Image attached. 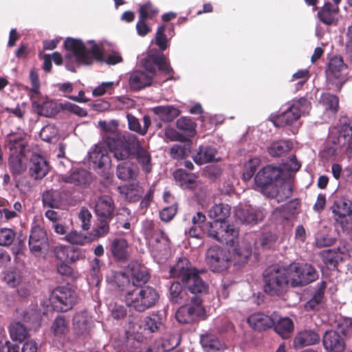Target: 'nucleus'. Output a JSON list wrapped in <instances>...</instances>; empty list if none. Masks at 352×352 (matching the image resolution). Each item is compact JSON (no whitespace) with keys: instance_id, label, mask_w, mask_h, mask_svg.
<instances>
[{"instance_id":"nucleus-22","label":"nucleus","mask_w":352,"mask_h":352,"mask_svg":"<svg viewBox=\"0 0 352 352\" xmlns=\"http://www.w3.org/2000/svg\"><path fill=\"white\" fill-rule=\"evenodd\" d=\"M29 171L32 177L41 179L49 171V163L43 156L34 153L30 160Z\"/></svg>"},{"instance_id":"nucleus-39","label":"nucleus","mask_w":352,"mask_h":352,"mask_svg":"<svg viewBox=\"0 0 352 352\" xmlns=\"http://www.w3.org/2000/svg\"><path fill=\"white\" fill-rule=\"evenodd\" d=\"M275 331L283 339L291 337L294 329L292 320L288 317L281 318L273 325Z\"/></svg>"},{"instance_id":"nucleus-20","label":"nucleus","mask_w":352,"mask_h":352,"mask_svg":"<svg viewBox=\"0 0 352 352\" xmlns=\"http://www.w3.org/2000/svg\"><path fill=\"white\" fill-rule=\"evenodd\" d=\"M322 344L328 352H343L346 347L344 338L334 330L325 331L322 336Z\"/></svg>"},{"instance_id":"nucleus-58","label":"nucleus","mask_w":352,"mask_h":352,"mask_svg":"<svg viewBox=\"0 0 352 352\" xmlns=\"http://www.w3.org/2000/svg\"><path fill=\"white\" fill-rule=\"evenodd\" d=\"M158 10L150 2L142 5L139 10V16L145 20L152 19L157 14Z\"/></svg>"},{"instance_id":"nucleus-6","label":"nucleus","mask_w":352,"mask_h":352,"mask_svg":"<svg viewBox=\"0 0 352 352\" xmlns=\"http://www.w3.org/2000/svg\"><path fill=\"white\" fill-rule=\"evenodd\" d=\"M206 230L208 237L227 245H234L238 241L239 229L227 221H206Z\"/></svg>"},{"instance_id":"nucleus-56","label":"nucleus","mask_w":352,"mask_h":352,"mask_svg":"<svg viewBox=\"0 0 352 352\" xmlns=\"http://www.w3.org/2000/svg\"><path fill=\"white\" fill-rule=\"evenodd\" d=\"M116 174L119 179L126 181L136 176L135 171L126 163H121L118 165Z\"/></svg>"},{"instance_id":"nucleus-59","label":"nucleus","mask_w":352,"mask_h":352,"mask_svg":"<svg viewBox=\"0 0 352 352\" xmlns=\"http://www.w3.org/2000/svg\"><path fill=\"white\" fill-rule=\"evenodd\" d=\"M175 178L182 182V185H186L188 187L195 182L196 177L193 174H189L182 169L177 170L174 173Z\"/></svg>"},{"instance_id":"nucleus-29","label":"nucleus","mask_w":352,"mask_h":352,"mask_svg":"<svg viewBox=\"0 0 352 352\" xmlns=\"http://www.w3.org/2000/svg\"><path fill=\"white\" fill-rule=\"evenodd\" d=\"M339 12V6H333L331 2L327 1L318 12V17L325 25L336 24L338 20V14Z\"/></svg>"},{"instance_id":"nucleus-47","label":"nucleus","mask_w":352,"mask_h":352,"mask_svg":"<svg viewBox=\"0 0 352 352\" xmlns=\"http://www.w3.org/2000/svg\"><path fill=\"white\" fill-rule=\"evenodd\" d=\"M293 144L289 140H280L273 142L268 148L269 154L272 157H279L292 149Z\"/></svg>"},{"instance_id":"nucleus-34","label":"nucleus","mask_w":352,"mask_h":352,"mask_svg":"<svg viewBox=\"0 0 352 352\" xmlns=\"http://www.w3.org/2000/svg\"><path fill=\"white\" fill-rule=\"evenodd\" d=\"M151 76L147 74L144 71H134L129 78V85L131 89L137 91L140 90L151 85Z\"/></svg>"},{"instance_id":"nucleus-35","label":"nucleus","mask_w":352,"mask_h":352,"mask_svg":"<svg viewBox=\"0 0 352 352\" xmlns=\"http://www.w3.org/2000/svg\"><path fill=\"white\" fill-rule=\"evenodd\" d=\"M152 111L164 122H170L180 114V111L172 105L155 107L152 109Z\"/></svg>"},{"instance_id":"nucleus-11","label":"nucleus","mask_w":352,"mask_h":352,"mask_svg":"<svg viewBox=\"0 0 352 352\" xmlns=\"http://www.w3.org/2000/svg\"><path fill=\"white\" fill-rule=\"evenodd\" d=\"M203 300H189L182 306L176 312V318L179 323L189 324L197 321L205 314V309L202 305Z\"/></svg>"},{"instance_id":"nucleus-16","label":"nucleus","mask_w":352,"mask_h":352,"mask_svg":"<svg viewBox=\"0 0 352 352\" xmlns=\"http://www.w3.org/2000/svg\"><path fill=\"white\" fill-rule=\"evenodd\" d=\"M142 231L145 239L152 243H162L166 246L169 243V239L158 223L151 220H146L143 223Z\"/></svg>"},{"instance_id":"nucleus-54","label":"nucleus","mask_w":352,"mask_h":352,"mask_svg":"<svg viewBox=\"0 0 352 352\" xmlns=\"http://www.w3.org/2000/svg\"><path fill=\"white\" fill-rule=\"evenodd\" d=\"M9 331L11 338L14 340L23 341L28 336V332L23 324L20 322H15L10 325Z\"/></svg>"},{"instance_id":"nucleus-36","label":"nucleus","mask_w":352,"mask_h":352,"mask_svg":"<svg viewBox=\"0 0 352 352\" xmlns=\"http://www.w3.org/2000/svg\"><path fill=\"white\" fill-rule=\"evenodd\" d=\"M327 287L325 281H322L317 285L316 291L312 298L308 300L305 305V309L307 311H318L322 302L324 291Z\"/></svg>"},{"instance_id":"nucleus-46","label":"nucleus","mask_w":352,"mask_h":352,"mask_svg":"<svg viewBox=\"0 0 352 352\" xmlns=\"http://www.w3.org/2000/svg\"><path fill=\"white\" fill-rule=\"evenodd\" d=\"M6 142L11 153L15 151H23L25 152L26 142L25 138L21 134H8L6 137Z\"/></svg>"},{"instance_id":"nucleus-28","label":"nucleus","mask_w":352,"mask_h":352,"mask_svg":"<svg viewBox=\"0 0 352 352\" xmlns=\"http://www.w3.org/2000/svg\"><path fill=\"white\" fill-rule=\"evenodd\" d=\"M89 162L94 169L102 168L108 166L111 160L107 149L96 146L93 151L89 153Z\"/></svg>"},{"instance_id":"nucleus-45","label":"nucleus","mask_w":352,"mask_h":352,"mask_svg":"<svg viewBox=\"0 0 352 352\" xmlns=\"http://www.w3.org/2000/svg\"><path fill=\"white\" fill-rule=\"evenodd\" d=\"M346 65L340 56H334L330 59L328 68L326 71L329 78H339L341 76V72Z\"/></svg>"},{"instance_id":"nucleus-62","label":"nucleus","mask_w":352,"mask_h":352,"mask_svg":"<svg viewBox=\"0 0 352 352\" xmlns=\"http://www.w3.org/2000/svg\"><path fill=\"white\" fill-rule=\"evenodd\" d=\"M30 80L31 82V89H30V98L40 95V81L37 72L32 69L30 72Z\"/></svg>"},{"instance_id":"nucleus-49","label":"nucleus","mask_w":352,"mask_h":352,"mask_svg":"<svg viewBox=\"0 0 352 352\" xmlns=\"http://www.w3.org/2000/svg\"><path fill=\"white\" fill-rule=\"evenodd\" d=\"M65 239L71 244L84 245L94 241L91 235L84 234L77 230H72L65 236Z\"/></svg>"},{"instance_id":"nucleus-26","label":"nucleus","mask_w":352,"mask_h":352,"mask_svg":"<svg viewBox=\"0 0 352 352\" xmlns=\"http://www.w3.org/2000/svg\"><path fill=\"white\" fill-rule=\"evenodd\" d=\"M28 158L23 151L11 153L8 160V166L14 175H19L25 171Z\"/></svg>"},{"instance_id":"nucleus-2","label":"nucleus","mask_w":352,"mask_h":352,"mask_svg":"<svg viewBox=\"0 0 352 352\" xmlns=\"http://www.w3.org/2000/svg\"><path fill=\"white\" fill-rule=\"evenodd\" d=\"M169 272L172 278L180 280L192 300H202V296L208 293V285L200 276L201 272L187 258H179Z\"/></svg>"},{"instance_id":"nucleus-25","label":"nucleus","mask_w":352,"mask_h":352,"mask_svg":"<svg viewBox=\"0 0 352 352\" xmlns=\"http://www.w3.org/2000/svg\"><path fill=\"white\" fill-rule=\"evenodd\" d=\"M168 298L173 304L183 305L191 300V296L182 282H173L169 287Z\"/></svg>"},{"instance_id":"nucleus-50","label":"nucleus","mask_w":352,"mask_h":352,"mask_svg":"<svg viewBox=\"0 0 352 352\" xmlns=\"http://www.w3.org/2000/svg\"><path fill=\"white\" fill-rule=\"evenodd\" d=\"M24 278L21 271L17 268L9 269L4 273L3 280L10 287L15 288Z\"/></svg>"},{"instance_id":"nucleus-42","label":"nucleus","mask_w":352,"mask_h":352,"mask_svg":"<svg viewBox=\"0 0 352 352\" xmlns=\"http://www.w3.org/2000/svg\"><path fill=\"white\" fill-rule=\"evenodd\" d=\"M145 329L151 333H156L161 330L164 326L163 318L159 311L153 312L144 320Z\"/></svg>"},{"instance_id":"nucleus-43","label":"nucleus","mask_w":352,"mask_h":352,"mask_svg":"<svg viewBox=\"0 0 352 352\" xmlns=\"http://www.w3.org/2000/svg\"><path fill=\"white\" fill-rule=\"evenodd\" d=\"M230 206L225 204H219L213 206L208 212L210 218L215 221H226V219L230 214Z\"/></svg>"},{"instance_id":"nucleus-10","label":"nucleus","mask_w":352,"mask_h":352,"mask_svg":"<svg viewBox=\"0 0 352 352\" xmlns=\"http://www.w3.org/2000/svg\"><path fill=\"white\" fill-rule=\"evenodd\" d=\"M335 222L343 229L352 223V201L340 197L334 200L330 207Z\"/></svg>"},{"instance_id":"nucleus-15","label":"nucleus","mask_w":352,"mask_h":352,"mask_svg":"<svg viewBox=\"0 0 352 352\" xmlns=\"http://www.w3.org/2000/svg\"><path fill=\"white\" fill-rule=\"evenodd\" d=\"M64 47L73 53L72 54L75 56L78 65H89L92 64V58L89 51L81 40L67 38L64 42Z\"/></svg>"},{"instance_id":"nucleus-38","label":"nucleus","mask_w":352,"mask_h":352,"mask_svg":"<svg viewBox=\"0 0 352 352\" xmlns=\"http://www.w3.org/2000/svg\"><path fill=\"white\" fill-rule=\"evenodd\" d=\"M217 149L210 146H200L193 156L194 162L197 164H204L215 160Z\"/></svg>"},{"instance_id":"nucleus-4","label":"nucleus","mask_w":352,"mask_h":352,"mask_svg":"<svg viewBox=\"0 0 352 352\" xmlns=\"http://www.w3.org/2000/svg\"><path fill=\"white\" fill-rule=\"evenodd\" d=\"M158 292L150 286L129 289L125 295L126 305L138 312H144L155 305Z\"/></svg>"},{"instance_id":"nucleus-1","label":"nucleus","mask_w":352,"mask_h":352,"mask_svg":"<svg viewBox=\"0 0 352 352\" xmlns=\"http://www.w3.org/2000/svg\"><path fill=\"white\" fill-rule=\"evenodd\" d=\"M105 143L117 161L135 160L146 173L152 171V157L148 147L144 146L135 135L112 133L106 138Z\"/></svg>"},{"instance_id":"nucleus-30","label":"nucleus","mask_w":352,"mask_h":352,"mask_svg":"<svg viewBox=\"0 0 352 352\" xmlns=\"http://www.w3.org/2000/svg\"><path fill=\"white\" fill-rule=\"evenodd\" d=\"M251 255V248H235L231 253L229 252L230 265H232L236 269H239L248 263Z\"/></svg>"},{"instance_id":"nucleus-14","label":"nucleus","mask_w":352,"mask_h":352,"mask_svg":"<svg viewBox=\"0 0 352 352\" xmlns=\"http://www.w3.org/2000/svg\"><path fill=\"white\" fill-rule=\"evenodd\" d=\"M300 212V202L298 199H294L284 205L276 208L273 215L279 219L284 224H292L298 218Z\"/></svg>"},{"instance_id":"nucleus-17","label":"nucleus","mask_w":352,"mask_h":352,"mask_svg":"<svg viewBox=\"0 0 352 352\" xmlns=\"http://www.w3.org/2000/svg\"><path fill=\"white\" fill-rule=\"evenodd\" d=\"M116 204L113 199L107 195H100L94 201V212L97 218L113 219Z\"/></svg>"},{"instance_id":"nucleus-32","label":"nucleus","mask_w":352,"mask_h":352,"mask_svg":"<svg viewBox=\"0 0 352 352\" xmlns=\"http://www.w3.org/2000/svg\"><path fill=\"white\" fill-rule=\"evenodd\" d=\"M248 322L251 327L256 331H263L271 328L274 324V320L262 313H254L248 318Z\"/></svg>"},{"instance_id":"nucleus-37","label":"nucleus","mask_w":352,"mask_h":352,"mask_svg":"<svg viewBox=\"0 0 352 352\" xmlns=\"http://www.w3.org/2000/svg\"><path fill=\"white\" fill-rule=\"evenodd\" d=\"M200 343L206 352H214L226 349L225 345L220 342L219 339L211 333L207 332L201 335Z\"/></svg>"},{"instance_id":"nucleus-61","label":"nucleus","mask_w":352,"mask_h":352,"mask_svg":"<svg viewBox=\"0 0 352 352\" xmlns=\"http://www.w3.org/2000/svg\"><path fill=\"white\" fill-rule=\"evenodd\" d=\"M16 237L15 232L10 228H0V245H10Z\"/></svg>"},{"instance_id":"nucleus-9","label":"nucleus","mask_w":352,"mask_h":352,"mask_svg":"<svg viewBox=\"0 0 352 352\" xmlns=\"http://www.w3.org/2000/svg\"><path fill=\"white\" fill-rule=\"evenodd\" d=\"M206 262L213 272L223 273L230 267L229 252L219 245L211 246L206 250Z\"/></svg>"},{"instance_id":"nucleus-23","label":"nucleus","mask_w":352,"mask_h":352,"mask_svg":"<svg viewBox=\"0 0 352 352\" xmlns=\"http://www.w3.org/2000/svg\"><path fill=\"white\" fill-rule=\"evenodd\" d=\"M348 254L345 252V248H338L336 249H328L322 251L321 256L324 263L330 270H335L338 265L342 262Z\"/></svg>"},{"instance_id":"nucleus-55","label":"nucleus","mask_w":352,"mask_h":352,"mask_svg":"<svg viewBox=\"0 0 352 352\" xmlns=\"http://www.w3.org/2000/svg\"><path fill=\"white\" fill-rule=\"evenodd\" d=\"M113 279L116 285L121 290L132 289L129 274L123 272H117L113 275Z\"/></svg>"},{"instance_id":"nucleus-63","label":"nucleus","mask_w":352,"mask_h":352,"mask_svg":"<svg viewBox=\"0 0 352 352\" xmlns=\"http://www.w3.org/2000/svg\"><path fill=\"white\" fill-rule=\"evenodd\" d=\"M190 149V145L189 144L184 145L175 144L170 149V155L174 159H182L188 155Z\"/></svg>"},{"instance_id":"nucleus-48","label":"nucleus","mask_w":352,"mask_h":352,"mask_svg":"<svg viewBox=\"0 0 352 352\" xmlns=\"http://www.w3.org/2000/svg\"><path fill=\"white\" fill-rule=\"evenodd\" d=\"M74 329L79 336L88 334L90 329L89 318L84 314H76L74 318Z\"/></svg>"},{"instance_id":"nucleus-13","label":"nucleus","mask_w":352,"mask_h":352,"mask_svg":"<svg viewBox=\"0 0 352 352\" xmlns=\"http://www.w3.org/2000/svg\"><path fill=\"white\" fill-rule=\"evenodd\" d=\"M30 99L34 111L40 116L52 118L62 109V103H58L48 97L41 96V94Z\"/></svg>"},{"instance_id":"nucleus-33","label":"nucleus","mask_w":352,"mask_h":352,"mask_svg":"<svg viewBox=\"0 0 352 352\" xmlns=\"http://www.w3.org/2000/svg\"><path fill=\"white\" fill-rule=\"evenodd\" d=\"M61 180L65 183L76 186L87 185L90 182V173L85 169H77L68 175H63Z\"/></svg>"},{"instance_id":"nucleus-27","label":"nucleus","mask_w":352,"mask_h":352,"mask_svg":"<svg viewBox=\"0 0 352 352\" xmlns=\"http://www.w3.org/2000/svg\"><path fill=\"white\" fill-rule=\"evenodd\" d=\"M320 340V337L317 332L311 329H305L296 334L293 344L294 348L300 349L304 346L316 344L319 343Z\"/></svg>"},{"instance_id":"nucleus-44","label":"nucleus","mask_w":352,"mask_h":352,"mask_svg":"<svg viewBox=\"0 0 352 352\" xmlns=\"http://www.w3.org/2000/svg\"><path fill=\"white\" fill-rule=\"evenodd\" d=\"M51 331L56 337L65 336L69 331V322L62 315L56 316L51 326Z\"/></svg>"},{"instance_id":"nucleus-12","label":"nucleus","mask_w":352,"mask_h":352,"mask_svg":"<svg viewBox=\"0 0 352 352\" xmlns=\"http://www.w3.org/2000/svg\"><path fill=\"white\" fill-rule=\"evenodd\" d=\"M282 170L277 167L268 165L259 170L254 177L256 187L261 188V192L266 196L265 191H270L274 182L280 177Z\"/></svg>"},{"instance_id":"nucleus-60","label":"nucleus","mask_w":352,"mask_h":352,"mask_svg":"<svg viewBox=\"0 0 352 352\" xmlns=\"http://www.w3.org/2000/svg\"><path fill=\"white\" fill-rule=\"evenodd\" d=\"M258 164L259 160L257 158L251 159L245 164V169L243 173V178L245 181H249L252 179L255 174Z\"/></svg>"},{"instance_id":"nucleus-40","label":"nucleus","mask_w":352,"mask_h":352,"mask_svg":"<svg viewBox=\"0 0 352 352\" xmlns=\"http://www.w3.org/2000/svg\"><path fill=\"white\" fill-rule=\"evenodd\" d=\"M176 126L188 138H192L197 134V123L189 117L179 118L177 120Z\"/></svg>"},{"instance_id":"nucleus-51","label":"nucleus","mask_w":352,"mask_h":352,"mask_svg":"<svg viewBox=\"0 0 352 352\" xmlns=\"http://www.w3.org/2000/svg\"><path fill=\"white\" fill-rule=\"evenodd\" d=\"M155 65L157 66L158 69L168 76L165 80L170 79L174 74L173 69L168 63L166 58L163 55H153L151 57Z\"/></svg>"},{"instance_id":"nucleus-24","label":"nucleus","mask_w":352,"mask_h":352,"mask_svg":"<svg viewBox=\"0 0 352 352\" xmlns=\"http://www.w3.org/2000/svg\"><path fill=\"white\" fill-rule=\"evenodd\" d=\"M192 226L185 230L186 235L195 239H202L206 234V217L201 212H197L192 217Z\"/></svg>"},{"instance_id":"nucleus-57","label":"nucleus","mask_w":352,"mask_h":352,"mask_svg":"<svg viewBox=\"0 0 352 352\" xmlns=\"http://www.w3.org/2000/svg\"><path fill=\"white\" fill-rule=\"evenodd\" d=\"M321 102L326 109L336 112L339 106V99L336 95L329 93L323 94L321 96Z\"/></svg>"},{"instance_id":"nucleus-53","label":"nucleus","mask_w":352,"mask_h":352,"mask_svg":"<svg viewBox=\"0 0 352 352\" xmlns=\"http://www.w3.org/2000/svg\"><path fill=\"white\" fill-rule=\"evenodd\" d=\"M112 219H105L103 218H98V223L96 227L90 233L94 240L102 237L107 234L109 232V223Z\"/></svg>"},{"instance_id":"nucleus-64","label":"nucleus","mask_w":352,"mask_h":352,"mask_svg":"<svg viewBox=\"0 0 352 352\" xmlns=\"http://www.w3.org/2000/svg\"><path fill=\"white\" fill-rule=\"evenodd\" d=\"M78 219L81 223V228L83 230L87 231L90 229L91 225L92 214L90 211L83 207L78 213Z\"/></svg>"},{"instance_id":"nucleus-5","label":"nucleus","mask_w":352,"mask_h":352,"mask_svg":"<svg viewBox=\"0 0 352 352\" xmlns=\"http://www.w3.org/2000/svg\"><path fill=\"white\" fill-rule=\"evenodd\" d=\"M328 142L338 146L349 158L352 157V122L348 117H342L331 130Z\"/></svg>"},{"instance_id":"nucleus-8","label":"nucleus","mask_w":352,"mask_h":352,"mask_svg":"<svg viewBox=\"0 0 352 352\" xmlns=\"http://www.w3.org/2000/svg\"><path fill=\"white\" fill-rule=\"evenodd\" d=\"M50 300L55 311L66 312L75 304V292L67 285L58 286L51 292Z\"/></svg>"},{"instance_id":"nucleus-19","label":"nucleus","mask_w":352,"mask_h":352,"mask_svg":"<svg viewBox=\"0 0 352 352\" xmlns=\"http://www.w3.org/2000/svg\"><path fill=\"white\" fill-rule=\"evenodd\" d=\"M107 250L116 261L125 262L130 256L129 243L124 238H115L111 240Z\"/></svg>"},{"instance_id":"nucleus-21","label":"nucleus","mask_w":352,"mask_h":352,"mask_svg":"<svg viewBox=\"0 0 352 352\" xmlns=\"http://www.w3.org/2000/svg\"><path fill=\"white\" fill-rule=\"evenodd\" d=\"M300 117V110L296 104H292L287 109L272 118V122L276 127L291 125Z\"/></svg>"},{"instance_id":"nucleus-3","label":"nucleus","mask_w":352,"mask_h":352,"mask_svg":"<svg viewBox=\"0 0 352 352\" xmlns=\"http://www.w3.org/2000/svg\"><path fill=\"white\" fill-rule=\"evenodd\" d=\"M263 276L264 292L271 296H280L292 286L287 265H272L264 271Z\"/></svg>"},{"instance_id":"nucleus-18","label":"nucleus","mask_w":352,"mask_h":352,"mask_svg":"<svg viewBox=\"0 0 352 352\" xmlns=\"http://www.w3.org/2000/svg\"><path fill=\"white\" fill-rule=\"evenodd\" d=\"M127 270L133 288L146 286L151 276L144 265L137 261H133L129 264Z\"/></svg>"},{"instance_id":"nucleus-41","label":"nucleus","mask_w":352,"mask_h":352,"mask_svg":"<svg viewBox=\"0 0 352 352\" xmlns=\"http://www.w3.org/2000/svg\"><path fill=\"white\" fill-rule=\"evenodd\" d=\"M63 198L61 193L53 189L45 190L42 195L43 206L51 208H59L62 204Z\"/></svg>"},{"instance_id":"nucleus-52","label":"nucleus","mask_w":352,"mask_h":352,"mask_svg":"<svg viewBox=\"0 0 352 352\" xmlns=\"http://www.w3.org/2000/svg\"><path fill=\"white\" fill-rule=\"evenodd\" d=\"M241 221L247 224H256L264 218V213L261 210H245L241 212Z\"/></svg>"},{"instance_id":"nucleus-31","label":"nucleus","mask_w":352,"mask_h":352,"mask_svg":"<svg viewBox=\"0 0 352 352\" xmlns=\"http://www.w3.org/2000/svg\"><path fill=\"white\" fill-rule=\"evenodd\" d=\"M266 197L276 199L278 203L292 197L293 188L289 182H281L279 186L274 184L270 191H265Z\"/></svg>"},{"instance_id":"nucleus-7","label":"nucleus","mask_w":352,"mask_h":352,"mask_svg":"<svg viewBox=\"0 0 352 352\" xmlns=\"http://www.w3.org/2000/svg\"><path fill=\"white\" fill-rule=\"evenodd\" d=\"M287 266L293 287L308 285L318 278L317 270L310 264L292 263Z\"/></svg>"}]
</instances>
